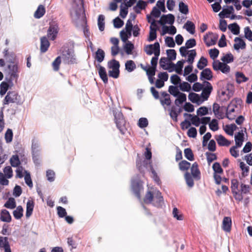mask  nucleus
Returning a JSON list of instances; mask_svg holds the SVG:
<instances>
[{
  "label": "nucleus",
  "instance_id": "nucleus-1",
  "mask_svg": "<svg viewBox=\"0 0 252 252\" xmlns=\"http://www.w3.org/2000/svg\"><path fill=\"white\" fill-rule=\"evenodd\" d=\"M70 14L72 20L78 26H84L86 24L83 0H73Z\"/></svg>",
  "mask_w": 252,
  "mask_h": 252
},
{
  "label": "nucleus",
  "instance_id": "nucleus-2",
  "mask_svg": "<svg viewBox=\"0 0 252 252\" xmlns=\"http://www.w3.org/2000/svg\"><path fill=\"white\" fill-rule=\"evenodd\" d=\"M115 122L117 128L119 129L120 132L124 134L126 130V121L124 116L121 111H113Z\"/></svg>",
  "mask_w": 252,
  "mask_h": 252
},
{
  "label": "nucleus",
  "instance_id": "nucleus-3",
  "mask_svg": "<svg viewBox=\"0 0 252 252\" xmlns=\"http://www.w3.org/2000/svg\"><path fill=\"white\" fill-rule=\"evenodd\" d=\"M61 57L65 63L69 64L77 63L76 56L72 48L64 49L62 52Z\"/></svg>",
  "mask_w": 252,
  "mask_h": 252
},
{
  "label": "nucleus",
  "instance_id": "nucleus-4",
  "mask_svg": "<svg viewBox=\"0 0 252 252\" xmlns=\"http://www.w3.org/2000/svg\"><path fill=\"white\" fill-rule=\"evenodd\" d=\"M108 66L110 69H112L108 71L109 76L116 79L118 78L120 75L119 68L120 64L119 62L113 59L108 62Z\"/></svg>",
  "mask_w": 252,
  "mask_h": 252
},
{
  "label": "nucleus",
  "instance_id": "nucleus-5",
  "mask_svg": "<svg viewBox=\"0 0 252 252\" xmlns=\"http://www.w3.org/2000/svg\"><path fill=\"white\" fill-rule=\"evenodd\" d=\"M132 27L131 21L128 20L126 24L125 29L120 32L121 39L124 42H126L131 36Z\"/></svg>",
  "mask_w": 252,
  "mask_h": 252
},
{
  "label": "nucleus",
  "instance_id": "nucleus-6",
  "mask_svg": "<svg viewBox=\"0 0 252 252\" xmlns=\"http://www.w3.org/2000/svg\"><path fill=\"white\" fill-rule=\"evenodd\" d=\"M59 31V28L58 23L52 21L50 23L49 28L47 31V37L51 40H54L57 36Z\"/></svg>",
  "mask_w": 252,
  "mask_h": 252
},
{
  "label": "nucleus",
  "instance_id": "nucleus-7",
  "mask_svg": "<svg viewBox=\"0 0 252 252\" xmlns=\"http://www.w3.org/2000/svg\"><path fill=\"white\" fill-rule=\"evenodd\" d=\"M20 96L18 94L14 91L8 92L5 96L3 101V105L8 104L9 103H18L19 102V98Z\"/></svg>",
  "mask_w": 252,
  "mask_h": 252
},
{
  "label": "nucleus",
  "instance_id": "nucleus-8",
  "mask_svg": "<svg viewBox=\"0 0 252 252\" xmlns=\"http://www.w3.org/2000/svg\"><path fill=\"white\" fill-rule=\"evenodd\" d=\"M203 83L204 86L201 90L202 91L200 95L201 97L202 98L203 101L207 100L208 99L213 91V87L210 82L204 81Z\"/></svg>",
  "mask_w": 252,
  "mask_h": 252
},
{
  "label": "nucleus",
  "instance_id": "nucleus-9",
  "mask_svg": "<svg viewBox=\"0 0 252 252\" xmlns=\"http://www.w3.org/2000/svg\"><path fill=\"white\" fill-rule=\"evenodd\" d=\"M213 68L215 70H220L223 73L230 71V67L225 63L220 62L219 60L214 61L213 63Z\"/></svg>",
  "mask_w": 252,
  "mask_h": 252
},
{
  "label": "nucleus",
  "instance_id": "nucleus-10",
  "mask_svg": "<svg viewBox=\"0 0 252 252\" xmlns=\"http://www.w3.org/2000/svg\"><path fill=\"white\" fill-rule=\"evenodd\" d=\"M218 38V36L212 32H208L204 36V41L208 46L214 45Z\"/></svg>",
  "mask_w": 252,
  "mask_h": 252
},
{
  "label": "nucleus",
  "instance_id": "nucleus-11",
  "mask_svg": "<svg viewBox=\"0 0 252 252\" xmlns=\"http://www.w3.org/2000/svg\"><path fill=\"white\" fill-rule=\"evenodd\" d=\"M174 16L171 14H169L166 15H162L158 22L161 25H164L166 24L172 25L174 22Z\"/></svg>",
  "mask_w": 252,
  "mask_h": 252
},
{
  "label": "nucleus",
  "instance_id": "nucleus-12",
  "mask_svg": "<svg viewBox=\"0 0 252 252\" xmlns=\"http://www.w3.org/2000/svg\"><path fill=\"white\" fill-rule=\"evenodd\" d=\"M3 249L4 252H11L10 246L7 237L0 236V249Z\"/></svg>",
  "mask_w": 252,
  "mask_h": 252
},
{
  "label": "nucleus",
  "instance_id": "nucleus-13",
  "mask_svg": "<svg viewBox=\"0 0 252 252\" xmlns=\"http://www.w3.org/2000/svg\"><path fill=\"white\" fill-rule=\"evenodd\" d=\"M191 175L196 180H199L201 178V173L198 168V164L196 162H194L190 168Z\"/></svg>",
  "mask_w": 252,
  "mask_h": 252
},
{
  "label": "nucleus",
  "instance_id": "nucleus-14",
  "mask_svg": "<svg viewBox=\"0 0 252 252\" xmlns=\"http://www.w3.org/2000/svg\"><path fill=\"white\" fill-rule=\"evenodd\" d=\"M9 70V74L12 80L17 79L18 77V67L17 64L12 63L8 65Z\"/></svg>",
  "mask_w": 252,
  "mask_h": 252
},
{
  "label": "nucleus",
  "instance_id": "nucleus-15",
  "mask_svg": "<svg viewBox=\"0 0 252 252\" xmlns=\"http://www.w3.org/2000/svg\"><path fill=\"white\" fill-rule=\"evenodd\" d=\"M131 187H132V191H133L135 196L137 197V198L138 199L140 200V199H141L140 191L142 189H143V188H142L141 185L138 182L133 181L132 182Z\"/></svg>",
  "mask_w": 252,
  "mask_h": 252
},
{
  "label": "nucleus",
  "instance_id": "nucleus-16",
  "mask_svg": "<svg viewBox=\"0 0 252 252\" xmlns=\"http://www.w3.org/2000/svg\"><path fill=\"white\" fill-rule=\"evenodd\" d=\"M162 204H163V197L161 196V192L157 190L155 192L153 205L157 207H160L162 206Z\"/></svg>",
  "mask_w": 252,
  "mask_h": 252
},
{
  "label": "nucleus",
  "instance_id": "nucleus-17",
  "mask_svg": "<svg viewBox=\"0 0 252 252\" xmlns=\"http://www.w3.org/2000/svg\"><path fill=\"white\" fill-rule=\"evenodd\" d=\"M158 28V27L157 23H156L155 21H153L152 22V24L150 26V31L149 33V36L148 37V40L149 41H153L156 39L157 37L156 32Z\"/></svg>",
  "mask_w": 252,
  "mask_h": 252
},
{
  "label": "nucleus",
  "instance_id": "nucleus-18",
  "mask_svg": "<svg viewBox=\"0 0 252 252\" xmlns=\"http://www.w3.org/2000/svg\"><path fill=\"white\" fill-rule=\"evenodd\" d=\"M213 78V73L211 70L209 68L204 69L200 73V79L201 80H211Z\"/></svg>",
  "mask_w": 252,
  "mask_h": 252
},
{
  "label": "nucleus",
  "instance_id": "nucleus-19",
  "mask_svg": "<svg viewBox=\"0 0 252 252\" xmlns=\"http://www.w3.org/2000/svg\"><path fill=\"white\" fill-rule=\"evenodd\" d=\"M4 58L6 62L10 63H14L16 60V55L13 52L9 51L8 49H5L4 52Z\"/></svg>",
  "mask_w": 252,
  "mask_h": 252
},
{
  "label": "nucleus",
  "instance_id": "nucleus-20",
  "mask_svg": "<svg viewBox=\"0 0 252 252\" xmlns=\"http://www.w3.org/2000/svg\"><path fill=\"white\" fill-rule=\"evenodd\" d=\"M232 220L228 217H225L222 220V229L227 232H229L231 229Z\"/></svg>",
  "mask_w": 252,
  "mask_h": 252
},
{
  "label": "nucleus",
  "instance_id": "nucleus-21",
  "mask_svg": "<svg viewBox=\"0 0 252 252\" xmlns=\"http://www.w3.org/2000/svg\"><path fill=\"white\" fill-rule=\"evenodd\" d=\"M244 140V134L242 131L238 132L235 135V146L241 147Z\"/></svg>",
  "mask_w": 252,
  "mask_h": 252
},
{
  "label": "nucleus",
  "instance_id": "nucleus-22",
  "mask_svg": "<svg viewBox=\"0 0 252 252\" xmlns=\"http://www.w3.org/2000/svg\"><path fill=\"white\" fill-rule=\"evenodd\" d=\"M234 11V8L233 6H227L226 8H224L219 13V15L220 18L222 19L224 17H228L229 15L232 13Z\"/></svg>",
  "mask_w": 252,
  "mask_h": 252
},
{
  "label": "nucleus",
  "instance_id": "nucleus-23",
  "mask_svg": "<svg viewBox=\"0 0 252 252\" xmlns=\"http://www.w3.org/2000/svg\"><path fill=\"white\" fill-rule=\"evenodd\" d=\"M188 97L192 103H197L199 104L203 102L202 99H201V96L198 94L194 93H189Z\"/></svg>",
  "mask_w": 252,
  "mask_h": 252
},
{
  "label": "nucleus",
  "instance_id": "nucleus-24",
  "mask_svg": "<svg viewBox=\"0 0 252 252\" xmlns=\"http://www.w3.org/2000/svg\"><path fill=\"white\" fill-rule=\"evenodd\" d=\"M160 66L164 69H167L169 68H172L175 64L172 63H169L165 58H161L159 61Z\"/></svg>",
  "mask_w": 252,
  "mask_h": 252
},
{
  "label": "nucleus",
  "instance_id": "nucleus-25",
  "mask_svg": "<svg viewBox=\"0 0 252 252\" xmlns=\"http://www.w3.org/2000/svg\"><path fill=\"white\" fill-rule=\"evenodd\" d=\"M213 111L215 115L219 119H223L224 115L223 113L220 111V105L217 103H214L213 105Z\"/></svg>",
  "mask_w": 252,
  "mask_h": 252
},
{
  "label": "nucleus",
  "instance_id": "nucleus-26",
  "mask_svg": "<svg viewBox=\"0 0 252 252\" xmlns=\"http://www.w3.org/2000/svg\"><path fill=\"white\" fill-rule=\"evenodd\" d=\"M0 219L3 222H9L11 220V217L7 210L3 209L1 211Z\"/></svg>",
  "mask_w": 252,
  "mask_h": 252
},
{
  "label": "nucleus",
  "instance_id": "nucleus-27",
  "mask_svg": "<svg viewBox=\"0 0 252 252\" xmlns=\"http://www.w3.org/2000/svg\"><path fill=\"white\" fill-rule=\"evenodd\" d=\"M98 74L100 77V78L102 79V80L103 81V82L105 84H106L108 83V77L106 73V71L105 70V68L102 66H100L98 69Z\"/></svg>",
  "mask_w": 252,
  "mask_h": 252
},
{
  "label": "nucleus",
  "instance_id": "nucleus-28",
  "mask_svg": "<svg viewBox=\"0 0 252 252\" xmlns=\"http://www.w3.org/2000/svg\"><path fill=\"white\" fill-rule=\"evenodd\" d=\"M216 140L218 144L220 146H228L230 144V142L221 135H219L216 138Z\"/></svg>",
  "mask_w": 252,
  "mask_h": 252
},
{
  "label": "nucleus",
  "instance_id": "nucleus-29",
  "mask_svg": "<svg viewBox=\"0 0 252 252\" xmlns=\"http://www.w3.org/2000/svg\"><path fill=\"white\" fill-rule=\"evenodd\" d=\"M136 68L135 63L132 60L127 61L125 63V69L128 72H131Z\"/></svg>",
  "mask_w": 252,
  "mask_h": 252
},
{
  "label": "nucleus",
  "instance_id": "nucleus-30",
  "mask_svg": "<svg viewBox=\"0 0 252 252\" xmlns=\"http://www.w3.org/2000/svg\"><path fill=\"white\" fill-rule=\"evenodd\" d=\"M10 163L14 167H19L21 164L19 156L17 155H13L10 159Z\"/></svg>",
  "mask_w": 252,
  "mask_h": 252
},
{
  "label": "nucleus",
  "instance_id": "nucleus-31",
  "mask_svg": "<svg viewBox=\"0 0 252 252\" xmlns=\"http://www.w3.org/2000/svg\"><path fill=\"white\" fill-rule=\"evenodd\" d=\"M155 197V193H152L151 191H148L146 193L144 198V202L146 204H150L153 201Z\"/></svg>",
  "mask_w": 252,
  "mask_h": 252
},
{
  "label": "nucleus",
  "instance_id": "nucleus-32",
  "mask_svg": "<svg viewBox=\"0 0 252 252\" xmlns=\"http://www.w3.org/2000/svg\"><path fill=\"white\" fill-rule=\"evenodd\" d=\"M177 96V98L175 100V103L177 106H179V105L182 104L184 102L186 101V95L184 93L180 92Z\"/></svg>",
  "mask_w": 252,
  "mask_h": 252
},
{
  "label": "nucleus",
  "instance_id": "nucleus-33",
  "mask_svg": "<svg viewBox=\"0 0 252 252\" xmlns=\"http://www.w3.org/2000/svg\"><path fill=\"white\" fill-rule=\"evenodd\" d=\"M190 167V163L183 160L179 163V168L181 171H187Z\"/></svg>",
  "mask_w": 252,
  "mask_h": 252
},
{
  "label": "nucleus",
  "instance_id": "nucleus-34",
  "mask_svg": "<svg viewBox=\"0 0 252 252\" xmlns=\"http://www.w3.org/2000/svg\"><path fill=\"white\" fill-rule=\"evenodd\" d=\"M236 82L239 84L245 82L249 80V78L246 77L244 73L240 72H237L236 73Z\"/></svg>",
  "mask_w": 252,
  "mask_h": 252
},
{
  "label": "nucleus",
  "instance_id": "nucleus-35",
  "mask_svg": "<svg viewBox=\"0 0 252 252\" xmlns=\"http://www.w3.org/2000/svg\"><path fill=\"white\" fill-rule=\"evenodd\" d=\"M105 53L101 49L98 48L95 53V59L99 63H101L104 60Z\"/></svg>",
  "mask_w": 252,
  "mask_h": 252
},
{
  "label": "nucleus",
  "instance_id": "nucleus-36",
  "mask_svg": "<svg viewBox=\"0 0 252 252\" xmlns=\"http://www.w3.org/2000/svg\"><path fill=\"white\" fill-rule=\"evenodd\" d=\"M45 13V9L44 7L42 5H40L34 13V17L36 18H40L43 16Z\"/></svg>",
  "mask_w": 252,
  "mask_h": 252
},
{
  "label": "nucleus",
  "instance_id": "nucleus-37",
  "mask_svg": "<svg viewBox=\"0 0 252 252\" xmlns=\"http://www.w3.org/2000/svg\"><path fill=\"white\" fill-rule=\"evenodd\" d=\"M23 209L22 207L21 206H18L16 209L13 211V216L16 219H20L23 215Z\"/></svg>",
  "mask_w": 252,
  "mask_h": 252
},
{
  "label": "nucleus",
  "instance_id": "nucleus-38",
  "mask_svg": "<svg viewBox=\"0 0 252 252\" xmlns=\"http://www.w3.org/2000/svg\"><path fill=\"white\" fill-rule=\"evenodd\" d=\"M208 64V61L206 58L204 57H201L197 63V67L200 69L202 70Z\"/></svg>",
  "mask_w": 252,
  "mask_h": 252
},
{
  "label": "nucleus",
  "instance_id": "nucleus-39",
  "mask_svg": "<svg viewBox=\"0 0 252 252\" xmlns=\"http://www.w3.org/2000/svg\"><path fill=\"white\" fill-rule=\"evenodd\" d=\"M184 116H188L189 117H191V122L192 125L195 126H199L200 123V120L197 116H192V115L188 113H185Z\"/></svg>",
  "mask_w": 252,
  "mask_h": 252
},
{
  "label": "nucleus",
  "instance_id": "nucleus-40",
  "mask_svg": "<svg viewBox=\"0 0 252 252\" xmlns=\"http://www.w3.org/2000/svg\"><path fill=\"white\" fill-rule=\"evenodd\" d=\"M105 17L102 15H99L97 19V25L99 31H103L105 28Z\"/></svg>",
  "mask_w": 252,
  "mask_h": 252
},
{
  "label": "nucleus",
  "instance_id": "nucleus-41",
  "mask_svg": "<svg viewBox=\"0 0 252 252\" xmlns=\"http://www.w3.org/2000/svg\"><path fill=\"white\" fill-rule=\"evenodd\" d=\"M185 157L189 161H193L194 159V155L190 148H186L184 150Z\"/></svg>",
  "mask_w": 252,
  "mask_h": 252
},
{
  "label": "nucleus",
  "instance_id": "nucleus-42",
  "mask_svg": "<svg viewBox=\"0 0 252 252\" xmlns=\"http://www.w3.org/2000/svg\"><path fill=\"white\" fill-rule=\"evenodd\" d=\"M145 52L148 55H152L154 54L155 56H159L160 48H145Z\"/></svg>",
  "mask_w": 252,
  "mask_h": 252
},
{
  "label": "nucleus",
  "instance_id": "nucleus-43",
  "mask_svg": "<svg viewBox=\"0 0 252 252\" xmlns=\"http://www.w3.org/2000/svg\"><path fill=\"white\" fill-rule=\"evenodd\" d=\"M184 28L190 33L193 34L194 32L195 26L194 24L188 21L184 25Z\"/></svg>",
  "mask_w": 252,
  "mask_h": 252
},
{
  "label": "nucleus",
  "instance_id": "nucleus-44",
  "mask_svg": "<svg viewBox=\"0 0 252 252\" xmlns=\"http://www.w3.org/2000/svg\"><path fill=\"white\" fill-rule=\"evenodd\" d=\"M4 206L11 209L15 208L16 206L15 199L12 197L9 198L4 204Z\"/></svg>",
  "mask_w": 252,
  "mask_h": 252
},
{
  "label": "nucleus",
  "instance_id": "nucleus-45",
  "mask_svg": "<svg viewBox=\"0 0 252 252\" xmlns=\"http://www.w3.org/2000/svg\"><path fill=\"white\" fill-rule=\"evenodd\" d=\"M61 63V57H57L52 63V67L53 70L55 71H58L60 69V66Z\"/></svg>",
  "mask_w": 252,
  "mask_h": 252
},
{
  "label": "nucleus",
  "instance_id": "nucleus-46",
  "mask_svg": "<svg viewBox=\"0 0 252 252\" xmlns=\"http://www.w3.org/2000/svg\"><path fill=\"white\" fill-rule=\"evenodd\" d=\"M236 128L237 126L235 124L226 125L225 126L224 131L227 134L232 136L233 135L234 131L236 130Z\"/></svg>",
  "mask_w": 252,
  "mask_h": 252
},
{
  "label": "nucleus",
  "instance_id": "nucleus-47",
  "mask_svg": "<svg viewBox=\"0 0 252 252\" xmlns=\"http://www.w3.org/2000/svg\"><path fill=\"white\" fill-rule=\"evenodd\" d=\"M185 178L188 186L190 188L192 187L194 185V182L192 175L189 173L187 172L185 174Z\"/></svg>",
  "mask_w": 252,
  "mask_h": 252
},
{
  "label": "nucleus",
  "instance_id": "nucleus-48",
  "mask_svg": "<svg viewBox=\"0 0 252 252\" xmlns=\"http://www.w3.org/2000/svg\"><path fill=\"white\" fill-rule=\"evenodd\" d=\"M212 168L214 171V173L222 174L223 172V170L220 163L218 162H216L213 164Z\"/></svg>",
  "mask_w": 252,
  "mask_h": 252
},
{
  "label": "nucleus",
  "instance_id": "nucleus-49",
  "mask_svg": "<svg viewBox=\"0 0 252 252\" xmlns=\"http://www.w3.org/2000/svg\"><path fill=\"white\" fill-rule=\"evenodd\" d=\"M9 88V85L7 83L2 82L0 85V94L1 96L4 95L7 91Z\"/></svg>",
  "mask_w": 252,
  "mask_h": 252
},
{
  "label": "nucleus",
  "instance_id": "nucleus-50",
  "mask_svg": "<svg viewBox=\"0 0 252 252\" xmlns=\"http://www.w3.org/2000/svg\"><path fill=\"white\" fill-rule=\"evenodd\" d=\"M231 189L233 194H237V191L238 190L239 182L237 179H234L231 180Z\"/></svg>",
  "mask_w": 252,
  "mask_h": 252
},
{
  "label": "nucleus",
  "instance_id": "nucleus-51",
  "mask_svg": "<svg viewBox=\"0 0 252 252\" xmlns=\"http://www.w3.org/2000/svg\"><path fill=\"white\" fill-rule=\"evenodd\" d=\"M229 30L234 34H238L239 33L240 28L237 24H232L228 27Z\"/></svg>",
  "mask_w": 252,
  "mask_h": 252
},
{
  "label": "nucleus",
  "instance_id": "nucleus-52",
  "mask_svg": "<svg viewBox=\"0 0 252 252\" xmlns=\"http://www.w3.org/2000/svg\"><path fill=\"white\" fill-rule=\"evenodd\" d=\"M4 138L6 141V142L7 143H10L12 141L13 139V132L11 129L8 128L6 130L5 133Z\"/></svg>",
  "mask_w": 252,
  "mask_h": 252
},
{
  "label": "nucleus",
  "instance_id": "nucleus-53",
  "mask_svg": "<svg viewBox=\"0 0 252 252\" xmlns=\"http://www.w3.org/2000/svg\"><path fill=\"white\" fill-rule=\"evenodd\" d=\"M234 47H245L246 44L243 39L240 37H236L235 39Z\"/></svg>",
  "mask_w": 252,
  "mask_h": 252
},
{
  "label": "nucleus",
  "instance_id": "nucleus-54",
  "mask_svg": "<svg viewBox=\"0 0 252 252\" xmlns=\"http://www.w3.org/2000/svg\"><path fill=\"white\" fill-rule=\"evenodd\" d=\"M188 62L192 64L194 62V59L196 55L195 50H191L189 51L188 54Z\"/></svg>",
  "mask_w": 252,
  "mask_h": 252
},
{
  "label": "nucleus",
  "instance_id": "nucleus-55",
  "mask_svg": "<svg viewBox=\"0 0 252 252\" xmlns=\"http://www.w3.org/2000/svg\"><path fill=\"white\" fill-rule=\"evenodd\" d=\"M209 128L213 131H217L219 129L218 121L216 119H213L209 124Z\"/></svg>",
  "mask_w": 252,
  "mask_h": 252
},
{
  "label": "nucleus",
  "instance_id": "nucleus-56",
  "mask_svg": "<svg viewBox=\"0 0 252 252\" xmlns=\"http://www.w3.org/2000/svg\"><path fill=\"white\" fill-rule=\"evenodd\" d=\"M180 109L179 110L178 112H177L176 108L175 107H172L170 112V116L176 122L177 121L178 114L180 113Z\"/></svg>",
  "mask_w": 252,
  "mask_h": 252
},
{
  "label": "nucleus",
  "instance_id": "nucleus-57",
  "mask_svg": "<svg viewBox=\"0 0 252 252\" xmlns=\"http://www.w3.org/2000/svg\"><path fill=\"white\" fill-rule=\"evenodd\" d=\"M180 89L181 91L184 92H189L191 89V86L189 83L186 82H183L180 83Z\"/></svg>",
  "mask_w": 252,
  "mask_h": 252
},
{
  "label": "nucleus",
  "instance_id": "nucleus-58",
  "mask_svg": "<svg viewBox=\"0 0 252 252\" xmlns=\"http://www.w3.org/2000/svg\"><path fill=\"white\" fill-rule=\"evenodd\" d=\"M221 60L224 63H230L233 61V56L231 53L226 54L225 55L222 57Z\"/></svg>",
  "mask_w": 252,
  "mask_h": 252
},
{
  "label": "nucleus",
  "instance_id": "nucleus-59",
  "mask_svg": "<svg viewBox=\"0 0 252 252\" xmlns=\"http://www.w3.org/2000/svg\"><path fill=\"white\" fill-rule=\"evenodd\" d=\"M206 158L207 162L209 164L211 163L213 161L216 160L217 157L215 154L207 152L206 153Z\"/></svg>",
  "mask_w": 252,
  "mask_h": 252
},
{
  "label": "nucleus",
  "instance_id": "nucleus-60",
  "mask_svg": "<svg viewBox=\"0 0 252 252\" xmlns=\"http://www.w3.org/2000/svg\"><path fill=\"white\" fill-rule=\"evenodd\" d=\"M148 125V120L145 118H141L139 119L138 126L140 128H145Z\"/></svg>",
  "mask_w": 252,
  "mask_h": 252
},
{
  "label": "nucleus",
  "instance_id": "nucleus-61",
  "mask_svg": "<svg viewBox=\"0 0 252 252\" xmlns=\"http://www.w3.org/2000/svg\"><path fill=\"white\" fill-rule=\"evenodd\" d=\"M168 59L169 61L174 60L176 57V52L173 49H169L166 51Z\"/></svg>",
  "mask_w": 252,
  "mask_h": 252
},
{
  "label": "nucleus",
  "instance_id": "nucleus-62",
  "mask_svg": "<svg viewBox=\"0 0 252 252\" xmlns=\"http://www.w3.org/2000/svg\"><path fill=\"white\" fill-rule=\"evenodd\" d=\"M3 172L4 175L6 176L7 178H10L13 176V171L11 167L9 166H6L3 169Z\"/></svg>",
  "mask_w": 252,
  "mask_h": 252
},
{
  "label": "nucleus",
  "instance_id": "nucleus-63",
  "mask_svg": "<svg viewBox=\"0 0 252 252\" xmlns=\"http://www.w3.org/2000/svg\"><path fill=\"white\" fill-rule=\"evenodd\" d=\"M168 92L174 96H177L180 93L177 87L174 86H170L169 87Z\"/></svg>",
  "mask_w": 252,
  "mask_h": 252
},
{
  "label": "nucleus",
  "instance_id": "nucleus-64",
  "mask_svg": "<svg viewBox=\"0 0 252 252\" xmlns=\"http://www.w3.org/2000/svg\"><path fill=\"white\" fill-rule=\"evenodd\" d=\"M244 31L245 37L249 41H252V31L250 28L246 27L244 28Z\"/></svg>",
  "mask_w": 252,
  "mask_h": 252
}]
</instances>
